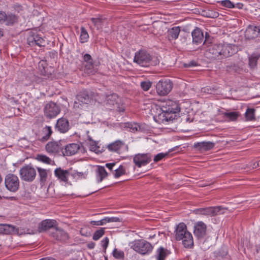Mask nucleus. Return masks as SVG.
<instances>
[{
    "mask_svg": "<svg viewBox=\"0 0 260 260\" xmlns=\"http://www.w3.org/2000/svg\"><path fill=\"white\" fill-rule=\"evenodd\" d=\"M210 43V36L206 32L204 45L209 47L208 52L212 55V58L222 59L230 56L236 52L237 47L234 45L226 43L209 45Z\"/></svg>",
    "mask_w": 260,
    "mask_h": 260,
    "instance_id": "f257e3e1",
    "label": "nucleus"
},
{
    "mask_svg": "<svg viewBox=\"0 0 260 260\" xmlns=\"http://www.w3.org/2000/svg\"><path fill=\"white\" fill-rule=\"evenodd\" d=\"M134 61L143 67L155 66L159 62L157 57L150 55L145 50H140L136 52Z\"/></svg>",
    "mask_w": 260,
    "mask_h": 260,
    "instance_id": "f03ea898",
    "label": "nucleus"
},
{
    "mask_svg": "<svg viewBox=\"0 0 260 260\" xmlns=\"http://www.w3.org/2000/svg\"><path fill=\"white\" fill-rule=\"evenodd\" d=\"M176 239L177 240H182V244L186 248H191L193 245V237L191 234L187 230L186 225L180 223L175 230Z\"/></svg>",
    "mask_w": 260,
    "mask_h": 260,
    "instance_id": "7ed1b4c3",
    "label": "nucleus"
},
{
    "mask_svg": "<svg viewBox=\"0 0 260 260\" xmlns=\"http://www.w3.org/2000/svg\"><path fill=\"white\" fill-rule=\"evenodd\" d=\"M128 246L136 252L142 255L150 253L153 249L151 243L143 239H137L132 241L128 243Z\"/></svg>",
    "mask_w": 260,
    "mask_h": 260,
    "instance_id": "20e7f679",
    "label": "nucleus"
},
{
    "mask_svg": "<svg viewBox=\"0 0 260 260\" xmlns=\"http://www.w3.org/2000/svg\"><path fill=\"white\" fill-rule=\"evenodd\" d=\"M20 177L25 182H32L37 175L35 168L31 165H26L19 170Z\"/></svg>",
    "mask_w": 260,
    "mask_h": 260,
    "instance_id": "39448f33",
    "label": "nucleus"
},
{
    "mask_svg": "<svg viewBox=\"0 0 260 260\" xmlns=\"http://www.w3.org/2000/svg\"><path fill=\"white\" fill-rule=\"evenodd\" d=\"M179 104L176 101L167 100L161 103L160 111L167 112L175 118L176 114L180 111Z\"/></svg>",
    "mask_w": 260,
    "mask_h": 260,
    "instance_id": "423d86ee",
    "label": "nucleus"
},
{
    "mask_svg": "<svg viewBox=\"0 0 260 260\" xmlns=\"http://www.w3.org/2000/svg\"><path fill=\"white\" fill-rule=\"evenodd\" d=\"M20 181L18 177L15 174H8L5 178V184L6 188L11 192H16L19 188Z\"/></svg>",
    "mask_w": 260,
    "mask_h": 260,
    "instance_id": "0eeeda50",
    "label": "nucleus"
},
{
    "mask_svg": "<svg viewBox=\"0 0 260 260\" xmlns=\"http://www.w3.org/2000/svg\"><path fill=\"white\" fill-rule=\"evenodd\" d=\"M227 208L222 206L209 207L205 208H200L197 210V213L204 215L214 216L218 214H224Z\"/></svg>",
    "mask_w": 260,
    "mask_h": 260,
    "instance_id": "6e6552de",
    "label": "nucleus"
},
{
    "mask_svg": "<svg viewBox=\"0 0 260 260\" xmlns=\"http://www.w3.org/2000/svg\"><path fill=\"white\" fill-rule=\"evenodd\" d=\"M173 83L168 79L160 80L156 85V92L159 95H167L172 90Z\"/></svg>",
    "mask_w": 260,
    "mask_h": 260,
    "instance_id": "1a4fd4ad",
    "label": "nucleus"
},
{
    "mask_svg": "<svg viewBox=\"0 0 260 260\" xmlns=\"http://www.w3.org/2000/svg\"><path fill=\"white\" fill-rule=\"evenodd\" d=\"M152 156L150 153H138L133 157V162L138 168L145 166L152 160Z\"/></svg>",
    "mask_w": 260,
    "mask_h": 260,
    "instance_id": "9d476101",
    "label": "nucleus"
},
{
    "mask_svg": "<svg viewBox=\"0 0 260 260\" xmlns=\"http://www.w3.org/2000/svg\"><path fill=\"white\" fill-rule=\"evenodd\" d=\"M44 111L45 116L51 119L55 117L60 113V110L58 106L51 102L45 105Z\"/></svg>",
    "mask_w": 260,
    "mask_h": 260,
    "instance_id": "9b49d317",
    "label": "nucleus"
},
{
    "mask_svg": "<svg viewBox=\"0 0 260 260\" xmlns=\"http://www.w3.org/2000/svg\"><path fill=\"white\" fill-rule=\"evenodd\" d=\"M18 21V17L12 13H6L0 11V24H5L7 26L13 25Z\"/></svg>",
    "mask_w": 260,
    "mask_h": 260,
    "instance_id": "f8f14e48",
    "label": "nucleus"
},
{
    "mask_svg": "<svg viewBox=\"0 0 260 260\" xmlns=\"http://www.w3.org/2000/svg\"><path fill=\"white\" fill-rule=\"evenodd\" d=\"M46 41L40 35L35 32H30L27 38V44L30 46H45Z\"/></svg>",
    "mask_w": 260,
    "mask_h": 260,
    "instance_id": "ddd939ff",
    "label": "nucleus"
},
{
    "mask_svg": "<svg viewBox=\"0 0 260 260\" xmlns=\"http://www.w3.org/2000/svg\"><path fill=\"white\" fill-rule=\"evenodd\" d=\"M49 236L54 239L60 241H64L69 239L68 233L62 229L57 226L52 229V231H51Z\"/></svg>",
    "mask_w": 260,
    "mask_h": 260,
    "instance_id": "4468645a",
    "label": "nucleus"
},
{
    "mask_svg": "<svg viewBox=\"0 0 260 260\" xmlns=\"http://www.w3.org/2000/svg\"><path fill=\"white\" fill-rule=\"evenodd\" d=\"M57 222L54 219H45L43 220L39 225V230L40 232L48 231L49 235L52 229L56 227Z\"/></svg>",
    "mask_w": 260,
    "mask_h": 260,
    "instance_id": "2eb2a0df",
    "label": "nucleus"
},
{
    "mask_svg": "<svg viewBox=\"0 0 260 260\" xmlns=\"http://www.w3.org/2000/svg\"><path fill=\"white\" fill-rule=\"evenodd\" d=\"M71 170H63L61 168H57L54 170L55 176L60 181L67 182L70 177H71Z\"/></svg>",
    "mask_w": 260,
    "mask_h": 260,
    "instance_id": "dca6fc26",
    "label": "nucleus"
},
{
    "mask_svg": "<svg viewBox=\"0 0 260 260\" xmlns=\"http://www.w3.org/2000/svg\"><path fill=\"white\" fill-rule=\"evenodd\" d=\"M46 151L49 154H56L62 150V148L60 142L51 141L45 146Z\"/></svg>",
    "mask_w": 260,
    "mask_h": 260,
    "instance_id": "f3484780",
    "label": "nucleus"
},
{
    "mask_svg": "<svg viewBox=\"0 0 260 260\" xmlns=\"http://www.w3.org/2000/svg\"><path fill=\"white\" fill-rule=\"evenodd\" d=\"M39 181L41 185H45L47 181L51 175L50 170L45 169L40 167L37 168Z\"/></svg>",
    "mask_w": 260,
    "mask_h": 260,
    "instance_id": "a211bd4d",
    "label": "nucleus"
},
{
    "mask_svg": "<svg viewBox=\"0 0 260 260\" xmlns=\"http://www.w3.org/2000/svg\"><path fill=\"white\" fill-rule=\"evenodd\" d=\"M18 232V228L14 225L8 224H0V234H17Z\"/></svg>",
    "mask_w": 260,
    "mask_h": 260,
    "instance_id": "6ab92c4d",
    "label": "nucleus"
},
{
    "mask_svg": "<svg viewBox=\"0 0 260 260\" xmlns=\"http://www.w3.org/2000/svg\"><path fill=\"white\" fill-rule=\"evenodd\" d=\"M55 128L61 133L67 132L69 128V121L64 118H60L57 120Z\"/></svg>",
    "mask_w": 260,
    "mask_h": 260,
    "instance_id": "aec40b11",
    "label": "nucleus"
},
{
    "mask_svg": "<svg viewBox=\"0 0 260 260\" xmlns=\"http://www.w3.org/2000/svg\"><path fill=\"white\" fill-rule=\"evenodd\" d=\"M215 146V143L210 141H202L194 143L193 147L201 151H206L211 150Z\"/></svg>",
    "mask_w": 260,
    "mask_h": 260,
    "instance_id": "412c9836",
    "label": "nucleus"
},
{
    "mask_svg": "<svg viewBox=\"0 0 260 260\" xmlns=\"http://www.w3.org/2000/svg\"><path fill=\"white\" fill-rule=\"evenodd\" d=\"M206 232V225L202 221L197 223L194 226V234L198 238L201 239L204 237Z\"/></svg>",
    "mask_w": 260,
    "mask_h": 260,
    "instance_id": "4be33fe9",
    "label": "nucleus"
},
{
    "mask_svg": "<svg viewBox=\"0 0 260 260\" xmlns=\"http://www.w3.org/2000/svg\"><path fill=\"white\" fill-rule=\"evenodd\" d=\"M161 111L160 113H158L153 117L154 120L157 123L159 124L165 123L169 121H172L175 119L174 117H172V115H170V114H168L167 112L164 111Z\"/></svg>",
    "mask_w": 260,
    "mask_h": 260,
    "instance_id": "5701e85b",
    "label": "nucleus"
},
{
    "mask_svg": "<svg viewBox=\"0 0 260 260\" xmlns=\"http://www.w3.org/2000/svg\"><path fill=\"white\" fill-rule=\"evenodd\" d=\"M259 34V29L256 26L249 25L245 30V35L248 39H253L256 38Z\"/></svg>",
    "mask_w": 260,
    "mask_h": 260,
    "instance_id": "b1692460",
    "label": "nucleus"
},
{
    "mask_svg": "<svg viewBox=\"0 0 260 260\" xmlns=\"http://www.w3.org/2000/svg\"><path fill=\"white\" fill-rule=\"evenodd\" d=\"M124 143L121 140H116L109 144L106 148L110 152H116L120 154L121 148L124 146Z\"/></svg>",
    "mask_w": 260,
    "mask_h": 260,
    "instance_id": "393cba45",
    "label": "nucleus"
},
{
    "mask_svg": "<svg viewBox=\"0 0 260 260\" xmlns=\"http://www.w3.org/2000/svg\"><path fill=\"white\" fill-rule=\"evenodd\" d=\"M91 98L86 91L81 92L77 95L76 101H75V105L88 104L90 103Z\"/></svg>",
    "mask_w": 260,
    "mask_h": 260,
    "instance_id": "a878e982",
    "label": "nucleus"
},
{
    "mask_svg": "<svg viewBox=\"0 0 260 260\" xmlns=\"http://www.w3.org/2000/svg\"><path fill=\"white\" fill-rule=\"evenodd\" d=\"M192 37V42L195 44L201 43L204 39L203 32L201 29L198 27L195 28L191 33Z\"/></svg>",
    "mask_w": 260,
    "mask_h": 260,
    "instance_id": "bb28decb",
    "label": "nucleus"
},
{
    "mask_svg": "<svg viewBox=\"0 0 260 260\" xmlns=\"http://www.w3.org/2000/svg\"><path fill=\"white\" fill-rule=\"evenodd\" d=\"M79 146L77 144L72 143L67 145L65 147V151L62 152L63 155H72L78 152Z\"/></svg>",
    "mask_w": 260,
    "mask_h": 260,
    "instance_id": "cd10ccee",
    "label": "nucleus"
},
{
    "mask_svg": "<svg viewBox=\"0 0 260 260\" xmlns=\"http://www.w3.org/2000/svg\"><path fill=\"white\" fill-rule=\"evenodd\" d=\"M169 253V251L167 249L160 247L156 250L155 258L156 260H165Z\"/></svg>",
    "mask_w": 260,
    "mask_h": 260,
    "instance_id": "c85d7f7f",
    "label": "nucleus"
},
{
    "mask_svg": "<svg viewBox=\"0 0 260 260\" xmlns=\"http://www.w3.org/2000/svg\"><path fill=\"white\" fill-rule=\"evenodd\" d=\"M108 176V173L104 167L98 166L96 171V179L98 182H101Z\"/></svg>",
    "mask_w": 260,
    "mask_h": 260,
    "instance_id": "c756f323",
    "label": "nucleus"
},
{
    "mask_svg": "<svg viewBox=\"0 0 260 260\" xmlns=\"http://www.w3.org/2000/svg\"><path fill=\"white\" fill-rule=\"evenodd\" d=\"M83 60L86 62L85 65V68L87 70H89L90 72H92L91 70L94 68V63L91 55L87 53L83 55Z\"/></svg>",
    "mask_w": 260,
    "mask_h": 260,
    "instance_id": "7c9ffc66",
    "label": "nucleus"
},
{
    "mask_svg": "<svg viewBox=\"0 0 260 260\" xmlns=\"http://www.w3.org/2000/svg\"><path fill=\"white\" fill-rule=\"evenodd\" d=\"M180 32V27L175 26L168 31V38L170 40H176L178 38Z\"/></svg>",
    "mask_w": 260,
    "mask_h": 260,
    "instance_id": "2f4dec72",
    "label": "nucleus"
},
{
    "mask_svg": "<svg viewBox=\"0 0 260 260\" xmlns=\"http://www.w3.org/2000/svg\"><path fill=\"white\" fill-rule=\"evenodd\" d=\"M43 133L44 136L42 138L41 140L42 141H46L49 139L52 134L51 127L50 126H46L43 129Z\"/></svg>",
    "mask_w": 260,
    "mask_h": 260,
    "instance_id": "473e14b6",
    "label": "nucleus"
},
{
    "mask_svg": "<svg viewBox=\"0 0 260 260\" xmlns=\"http://www.w3.org/2000/svg\"><path fill=\"white\" fill-rule=\"evenodd\" d=\"M90 20L97 29H101L102 28L104 19L102 17L91 18Z\"/></svg>",
    "mask_w": 260,
    "mask_h": 260,
    "instance_id": "72a5a7b5",
    "label": "nucleus"
},
{
    "mask_svg": "<svg viewBox=\"0 0 260 260\" xmlns=\"http://www.w3.org/2000/svg\"><path fill=\"white\" fill-rule=\"evenodd\" d=\"M239 116L240 114L238 112H225L224 113V117L231 121H235Z\"/></svg>",
    "mask_w": 260,
    "mask_h": 260,
    "instance_id": "f704fd0d",
    "label": "nucleus"
},
{
    "mask_svg": "<svg viewBox=\"0 0 260 260\" xmlns=\"http://www.w3.org/2000/svg\"><path fill=\"white\" fill-rule=\"evenodd\" d=\"M88 140L89 141L88 144L90 150L95 153L99 151V147L97 145V142L93 141L90 136H88Z\"/></svg>",
    "mask_w": 260,
    "mask_h": 260,
    "instance_id": "c9c22d12",
    "label": "nucleus"
},
{
    "mask_svg": "<svg viewBox=\"0 0 260 260\" xmlns=\"http://www.w3.org/2000/svg\"><path fill=\"white\" fill-rule=\"evenodd\" d=\"M89 38V35L85 29V28L83 27L81 28V34L80 36V41L81 43H84L87 42L88 41Z\"/></svg>",
    "mask_w": 260,
    "mask_h": 260,
    "instance_id": "e433bc0d",
    "label": "nucleus"
},
{
    "mask_svg": "<svg viewBox=\"0 0 260 260\" xmlns=\"http://www.w3.org/2000/svg\"><path fill=\"white\" fill-rule=\"evenodd\" d=\"M125 126L129 129L131 132L135 133L140 130V125L137 123H126Z\"/></svg>",
    "mask_w": 260,
    "mask_h": 260,
    "instance_id": "4c0bfd02",
    "label": "nucleus"
},
{
    "mask_svg": "<svg viewBox=\"0 0 260 260\" xmlns=\"http://www.w3.org/2000/svg\"><path fill=\"white\" fill-rule=\"evenodd\" d=\"M71 177L73 179L77 180L81 178H85L86 177V174L83 172H78L74 170H71Z\"/></svg>",
    "mask_w": 260,
    "mask_h": 260,
    "instance_id": "58836bf2",
    "label": "nucleus"
},
{
    "mask_svg": "<svg viewBox=\"0 0 260 260\" xmlns=\"http://www.w3.org/2000/svg\"><path fill=\"white\" fill-rule=\"evenodd\" d=\"M37 159L40 161L48 165H51L52 162V160L49 157L42 154L37 155Z\"/></svg>",
    "mask_w": 260,
    "mask_h": 260,
    "instance_id": "ea45409f",
    "label": "nucleus"
},
{
    "mask_svg": "<svg viewBox=\"0 0 260 260\" xmlns=\"http://www.w3.org/2000/svg\"><path fill=\"white\" fill-rule=\"evenodd\" d=\"M254 109L248 108L245 113L246 119L249 121L254 119Z\"/></svg>",
    "mask_w": 260,
    "mask_h": 260,
    "instance_id": "a19ab883",
    "label": "nucleus"
},
{
    "mask_svg": "<svg viewBox=\"0 0 260 260\" xmlns=\"http://www.w3.org/2000/svg\"><path fill=\"white\" fill-rule=\"evenodd\" d=\"M117 99L118 96L116 94H112L109 95L107 96V104L110 105H114L115 104H117Z\"/></svg>",
    "mask_w": 260,
    "mask_h": 260,
    "instance_id": "79ce46f5",
    "label": "nucleus"
},
{
    "mask_svg": "<svg viewBox=\"0 0 260 260\" xmlns=\"http://www.w3.org/2000/svg\"><path fill=\"white\" fill-rule=\"evenodd\" d=\"M125 174H126L125 168L123 166L120 165L117 169L115 170L114 176L115 178H118Z\"/></svg>",
    "mask_w": 260,
    "mask_h": 260,
    "instance_id": "37998d69",
    "label": "nucleus"
},
{
    "mask_svg": "<svg viewBox=\"0 0 260 260\" xmlns=\"http://www.w3.org/2000/svg\"><path fill=\"white\" fill-rule=\"evenodd\" d=\"M113 256L118 259H123L124 258V253L123 251L118 250L116 248H115L113 251Z\"/></svg>",
    "mask_w": 260,
    "mask_h": 260,
    "instance_id": "c03bdc74",
    "label": "nucleus"
},
{
    "mask_svg": "<svg viewBox=\"0 0 260 260\" xmlns=\"http://www.w3.org/2000/svg\"><path fill=\"white\" fill-rule=\"evenodd\" d=\"M104 234L105 228H101L94 233L92 239L95 241H97L100 239L104 235Z\"/></svg>",
    "mask_w": 260,
    "mask_h": 260,
    "instance_id": "a18cd8bd",
    "label": "nucleus"
},
{
    "mask_svg": "<svg viewBox=\"0 0 260 260\" xmlns=\"http://www.w3.org/2000/svg\"><path fill=\"white\" fill-rule=\"evenodd\" d=\"M141 88L144 91H148L152 85V83L149 81L141 82L140 84Z\"/></svg>",
    "mask_w": 260,
    "mask_h": 260,
    "instance_id": "49530a36",
    "label": "nucleus"
},
{
    "mask_svg": "<svg viewBox=\"0 0 260 260\" xmlns=\"http://www.w3.org/2000/svg\"><path fill=\"white\" fill-rule=\"evenodd\" d=\"M222 6L228 8H233L235 7V4L230 0H224L221 2Z\"/></svg>",
    "mask_w": 260,
    "mask_h": 260,
    "instance_id": "de8ad7c7",
    "label": "nucleus"
},
{
    "mask_svg": "<svg viewBox=\"0 0 260 260\" xmlns=\"http://www.w3.org/2000/svg\"><path fill=\"white\" fill-rule=\"evenodd\" d=\"M105 218L106 224L109 222H120L121 219L117 217H106Z\"/></svg>",
    "mask_w": 260,
    "mask_h": 260,
    "instance_id": "09e8293b",
    "label": "nucleus"
},
{
    "mask_svg": "<svg viewBox=\"0 0 260 260\" xmlns=\"http://www.w3.org/2000/svg\"><path fill=\"white\" fill-rule=\"evenodd\" d=\"M109 240L108 237L104 238L102 241H101V245L102 246L104 249V252H106V249L108 246L109 244Z\"/></svg>",
    "mask_w": 260,
    "mask_h": 260,
    "instance_id": "8fccbe9b",
    "label": "nucleus"
},
{
    "mask_svg": "<svg viewBox=\"0 0 260 260\" xmlns=\"http://www.w3.org/2000/svg\"><path fill=\"white\" fill-rule=\"evenodd\" d=\"M167 155H168V153H159L154 156L153 160L155 162H158V161L161 160Z\"/></svg>",
    "mask_w": 260,
    "mask_h": 260,
    "instance_id": "3c124183",
    "label": "nucleus"
},
{
    "mask_svg": "<svg viewBox=\"0 0 260 260\" xmlns=\"http://www.w3.org/2000/svg\"><path fill=\"white\" fill-rule=\"evenodd\" d=\"M90 224L92 225L99 226V225H105V224H106V222H105V218H103L100 220L91 221Z\"/></svg>",
    "mask_w": 260,
    "mask_h": 260,
    "instance_id": "603ef678",
    "label": "nucleus"
},
{
    "mask_svg": "<svg viewBox=\"0 0 260 260\" xmlns=\"http://www.w3.org/2000/svg\"><path fill=\"white\" fill-rule=\"evenodd\" d=\"M197 63L196 61L194 60H191L189 61L188 63H184V66L185 68H189L192 67H196L197 66Z\"/></svg>",
    "mask_w": 260,
    "mask_h": 260,
    "instance_id": "864d4df0",
    "label": "nucleus"
},
{
    "mask_svg": "<svg viewBox=\"0 0 260 260\" xmlns=\"http://www.w3.org/2000/svg\"><path fill=\"white\" fill-rule=\"evenodd\" d=\"M256 64V60L254 58H250L249 59V65L251 67H254Z\"/></svg>",
    "mask_w": 260,
    "mask_h": 260,
    "instance_id": "5fc2aeb1",
    "label": "nucleus"
},
{
    "mask_svg": "<svg viewBox=\"0 0 260 260\" xmlns=\"http://www.w3.org/2000/svg\"><path fill=\"white\" fill-rule=\"evenodd\" d=\"M116 163L113 162V163H107L106 164L105 166L110 171H112L113 169V168L115 166Z\"/></svg>",
    "mask_w": 260,
    "mask_h": 260,
    "instance_id": "6e6d98bb",
    "label": "nucleus"
},
{
    "mask_svg": "<svg viewBox=\"0 0 260 260\" xmlns=\"http://www.w3.org/2000/svg\"><path fill=\"white\" fill-rule=\"evenodd\" d=\"M259 162L260 160L258 161L257 162H253L250 165V167H252L253 169L256 168L257 167H259Z\"/></svg>",
    "mask_w": 260,
    "mask_h": 260,
    "instance_id": "4d7b16f0",
    "label": "nucleus"
},
{
    "mask_svg": "<svg viewBox=\"0 0 260 260\" xmlns=\"http://www.w3.org/2000/svg\"><path fill=\"white\" fill-rule=\"evenodd\" d=\"M94 246H95V243L93 242H90V243H88V245H87L89 249H93L94 247Z\"/></svg>",
    "mask_w": 260,
    "mask_h": 260,
    "instance_id": "13d9d810",
    "label": "nucleus"
},
{
    "mask_svg": "<svg viewBox=\"0 0 260 260\" xmlns=\"http://www.w3.org/2000/svg\"><path fill=\"white\" fill-rule=\"evenodd\" d=\"M40 260H56V259L53 258H52V257H45V258H41Z\"/></svg>",
    "mask_w": 260,
    "mask_h": 260,
    "instance_id": "bf43d9fd",
    "label": "nucleus"
},
{
    "mask_svg": "<svg viewBox=\"0 0 260 260\" xmlns=\"http://www.w3.org/2000/svg\"><path fill=\"white\" fill-rule=\"evenodd\" d=\"M155 235H156L155 234H152V235H150L149 236V237H148V239H152L154 238L155 237Z\"/></svg>",
    "mask_w": 260,
    "mask_h": 260,
    "instance_id": "052dcab7",
    "label": "nucleus"
},
{
    "mask_svg": "<svg viewBox=\"0 0 260 260\" xmlns=\"http://www.w3.org/2000/svg\"><path fill=\"white\" fill-rule=\"evenodd\" d=\"M185 120H186V122H191V121H192V120H190V119H189V118H188V117H187V118H186Z\"/></svg>",
    "mask_w": 260,
    "mask_h": 260,
    "instance_id": "680f3d73",
    "label": "nucleus"
},
{
    "mask_svg": "<svg viewBox=\"0 0 260 260\" xmlns=\"http://www.w3.org/2000/svg\"><path fill=\"white\" fill-rule=\"evenodd\" d=\"M218 16V14L217 13H214L213 17H217Z\"/></svg>",
    "mask_w": 260,
    "mask_h": 260,
    "instance_id": "e2e57ef3",
    "label": "nucleus"
},
{
    "mask_svg": "<svg viewBox=\"0 0 260 260\" xmlns=\"http://www.w3.org/2000/svg\"><path fill=\"white\" fill-rule=\"evenodd\" d=\"M3 31H2V29H1V28H0V38H1L2 36H3Z\"/></svg>",
    "mask_w": 260,
    "mask_h": 260,
    "instance_id": "0e129e2a",
    "label": "nucleus"
},
{
    "mask_svg": "<svg viewBox=\"0 0 260 260\" xmlns=\"http://www.w3.org/2000/svg\"><path fill=\"white\" fill-rule=\"evenodd\" d=\"M2 181V178L1 177V175H0V183H1Z\"/></svg>",
    "mask_w": 260,
    "mask_h": 260,
    "instance_id": "69168bd1",
    "label": "nucleus"
},
{
    "mask_svg": "<svg viewBox=\"0 0 260 260\" xmlns=\"http://www.w3.org/2000/svg\"><path fill=\"white\" fill-rule=\"evenodd\" d=\"M11 199L12 200H13L15 199V197H11Z\"/></svg>",
    "mask_w": 260,
    "mask_h": 260,
    "instance_id": "338daca9",
    "label": "nucleus"
},
{
    "mask_svg": "<svg viewBox=\"0 0 260 260\" xmlns=\"http://www.w3.org/2000/svg\"><path fill=\"white\" fill-rule=\"evenodd\" d=\"M257 27H258V29H259V32H260V25L259 26H257Z\"/></svg>",
    "mask_w": 260,
    "mask_h": 260,
    "instance_id": "774afa93",
    "label": "nucleus"
}]
</instances>
